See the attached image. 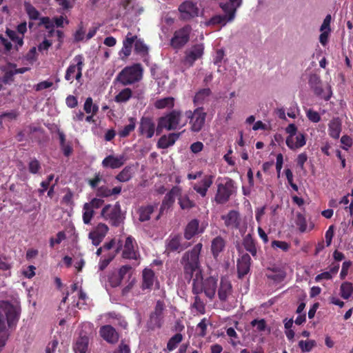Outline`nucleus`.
<instances>
[{
    "instance_id": "obj_59",
    "label": "nucleus",
    "mask_w": 353,
    "mask_h": 353,
    "mask_svg": "<svg viewBox=\"0 0 353 353\" xmlns=\"http://www.w3.org/2000/svg\"><path fill=\"white\" fill-rule=\"evenodd\" d=\"M334 234V226L333 225H332L328 228V229L325 232V234L327 247H328L331 245Z\"/></svg>"
},
{
    "instance_id": "obj_26",
    "label": "nucleus",
    "mask_w": 353,
    "mask_h": 353,
    "mask_svg": "<svg viewBox=\"0 0 353 353\" xmlns=\"http://www.w3.org/2000/svg\"><path fill=\"white\" fill-rule=\"evenodd\" d=\"M222 219L228 228L236 229L240 225L239 213L236 210H230L226 215L222 216Z\"/></svg>"
},
{
    "instance_id": "obj_20",
    "label": "nucleus",
    "mask_w": 353,
    "mask_h": 353,
    "mask_svg": "<svg viewBox=\"0 0 353 353\" xmlns=\"http://www.w3.org/2000/svg\"><path fill=\"white\" fill-rule=\"evenodd\" d=\"M218 297L221 302H226L232 293V285L227 276H222L218 288Z\"/></svg>"
},
{
    "instance_id": "obj_30",
    "label": "nucleus",
    "mask_w": 353,
    "mask_h": 353,
    "mask_svg": "<svg viewBox=\"0 0 353 353\" xmlns=\"http://www.w3.org/2000/svg\"><path fill=\"white\" fill-rule=\"evenodd\" d=\"M242 244L246 251L250 252L253 257H256L257 254L256 243L252 234H246L243 239Z\"/></svg>"
},
{
    "instance_id": "obj_51",
    "label": "nucleus",
    "mask_w": 353,
    "mask_h": 353,
    "mask_svg": "<svg viewBox=\"0 0 353 353\" xmlns=\"http://www.w3.org/2000/svg\"><path fill=\"white\" fill-rule=\"evenodd\" d=\"M41 168V163L36 158L30 159L28 163V170L31 174H36L39 173Z\"/></svg>"
},
{
    "instance_id": "obj_32",
    "label": "nucleus",
    "mask_w": 353,
    "mask_h": 353,
    "mask_svg": "<svg viewBox=\"0 0 353 353\" xmlns=\"http://www.w3.org/2000/svg\"><path fill=\"white\" fill-rule=\"evenodd\" d=\"M220 7L223 10V11L225 13L223 16H225L228 20L232 21L235 18V14L236 12V9L239 7L237 6V3H234V5L230 2V4L228 3H221Z\"/></svg>"
},
{
    "instance_id": "obj_19",
    "label": "nucleus",
    "mask_w": 353,
    "mask_h": 353,
    "mask_svg": "<svg viewBox=\"0 0 353 353\" xmlns=\"http://www.w3.org/2000/svg\"><path fill=\"white\" fill-rule=\"evenodd\" d=\"M99 335L110 344H115L119 339L118 332L110 325L101 326L99 329Z\"/></svg>"
},
{
    "instance_id": "obj_17",
    "label": "nucleus",
    "mask_w": 353,
    "mask_h": 353,
    "mask_svg": "<svg viewBox=\"0 0 353 353\" xmlns=\"http://www.w3.org/2000/svg\"><path fill=\"white\" fill-rule=\"evenodd\" d=\"M180 19L183 21H189L199 15V8L196 3L186 1L179 7Z\"/></svg>"
},
{
    "instance_id": "obj_25",
    "label": "nucleus",
    "mask_w": 353,
    "mask_h": 353,
    "mask_svg": "<svg viewBox=\"0 0 353 353\" xmlns=\"http://www.w3.org/2000/svg\"><path fill=\"white\" fill-rule=\"evenodd\" d=\"M181 132L179 133H170L168 136L163 135L157 142V148L161 149H166L173 145L175 142L179 139Z\"/></svg>"
},
{
    "instance_id": "obj_4",
    "label": "nucleus",
    "mask_w": 353,
    "mask_h": 353,
    "mask_svg": "<svg viewBox=\"0 0 353 353\" xmlns=\"http://www.w3.org/2000/svg\"><path fill=\"white\" fill-rule=\"evenodd\" d=\"M143 68L140 63H134L124 68L117 75V80L123 85H128L139 81L143 77Z\"/></svg>"
},
{
    "instance_id": "obj_8",
    "label": "nucleus",
    "mask_w": 353,
    "mask_h": 353,
    "mask_svg": "<svg viewBox=\"0 0 353 353\" xmlns=\"http://www.w3.org/2000/svg\"><path fill=\"white\" fill-rule=\"evenodd\" d=\"M101 216L109 220L110 223L115 227H118L123 222L121 206L119 202H117L114 206L110 204L105 205L101 212Z\"/></svg>"
},
{
    "instance_id": "obj_29",
    "label": "nucleus",
    "mask_w": 353,
    "mask_h": 353,
    "mask_svg": "<svg viewBox=\"0 0 353 353\" xmlns=\"http://www.w3.org/2000/svg\"><path fill=\"white\" fill-rule=\"evenodd\" d=\"M122 249V243L119 241L114 253H108L100 259L99 262V270L101 271L104 270L110 262L114 259L117 254H118Z\"/></svg>"
},
{
    "instance_id": "obj_6",
    "label": "nucleus",
    "mask_w": 353,
    "mask_h": 353,
    "mask_svg": "<svg viewBox=\"0 0 353 353\" xmlns=\"http://www.w3.org/2000/svg\"><path fill=\"white\" fill-rule=\"evenodd\" d=\"M234 181L230 178H225L224 183L217 184L214 201L217 204H225L235 192Z\"/></svg>"
},
{
    "instance_id": "obj_11",
    "label": "nucleus",
    "mask_w": 353,
    "mask_h": 353,
    "mask_svg": "<svg viewBox=\"0 0 353 353\" xmlns=\"http://www.w3.org/2000/svg\"><path fill=\"white\" fill-rule=\"evenodd\" d=\"M165 305L163 301L158 300L156 303L154 311L150 315V319L148 322V327L151 330L160 328L163 322V311Z\"/></svg>"
},
{
    "instance_id": "obj_31",
    "label": "nucleus",
    "mask_w": 353,
    "mask_h": 353,
    "mask_svg": "<svg viewBox=\"0 0 353 353\" xmlns=\"http://www.w3.org/2000/svg\"><path fill=\"white\" fill-rule=\"evenodd\" d=\"M156 206L153 205H147L141 206L137 211L139 220L141 222H145L150 219L151 214L154 212Z\"/></svg>"
},
{
    "instance_id": "obj_35",
    "label": "nucleus",
    "mask_w": 353,
    "mask_h": 353,
    "mask_svg": "<svg viewBox=\"0 0 353 353\" xmlns=\"http://www.w3.org/2000/svg\"><path fill=\"white\" fill-rule=\"evenodd\" d=\"M6 34L7 36L12 41L15 43L14 49L18 51L19 49L23 46L24 42H23V38L24 36H19L18 35V32H17L14 30H10L7 28L6 30Z\"/></svg>"
},
{
    "instance_id": "obj_50",
    "label": "nucleus",
    "mask_w": 353,
    "mask_h": 353,
    "mask_svg": "<svg viewBox=\"0 0 353 353\" xmlns=\"http://www.w3.org/2000/svg\"><path fill=\"white\" fill-rule=\"evenodd\" d=\"M299 346L303 352H310L314 346H316V342L314 340H301L299 342Z\"/></svg>"
},
{
    "instance_id": "obj_62",
    "label": "nucleus",
    "mask_w": 353,
    "mask_h": 353,
    "mask_svg": "<svg viewBox=\"0 0 353 353\" xmlns=\"http://www.w3.org/2000/svg\"><path fill=\"white\" fill-rule=\"evenodd\" d=\"M352 263L350 261H344L342 264V268L340 272V278L345 279L348 274V270L352 265Z\"/></svg>"
},
{
    "instance_id": "obj_56",
    "label": "nucleus",
    "mask_w": 353,
    "mask_h": 353,
    "mask_svg": "<svg viewBox=\"0 0 353 353\" xmlns=\"http://www.w3.org/2000/svg\"><path fill=\"white\" fill-rule=\"evenodd\" d=\"M25 59L30 63L32 64L37 59V53L36 47H32L26 53L24 57Z\"/></svg>"
},
{
    "instance_id": "obj_15",
    "label": "nucleus",
    "mask_w": 353,
    "mask_h": 353,
    "mask_svg": "<svg viewBox=\"0 0 353 353\" xmlns=\"http://www.w3.org/2000/svg\"><path fill=\"white\" fill-rule=\"evenodd\" d=\"M155 131H157V128L153 119L150 117H142L138 128L139 134L147 139H151Z\"/></svg>"
},
{
    "instance_id": "obj_39",
    "label": "nucleus",
    "mask_w": 353,
    "mask_h": 353,
    "mask_svg": "<svg viewBox=\"0 0 353 353\" xmlns=\"http://www.w3.org/2000/svg\"><path fill=\"white\" fill-rule=\"evenodd\" d=\"M132 97V91L129 88L121 90L115 97L114 101L117 103H125Z\"/></svg>"
},
{
    "instance_id": "obj_55",
    "label": "nucleus",
    "mask_w": 353,
    "mask_h": 353,
    "mask_svg": "<svg viewBox=\"0 0 353 353\" xmlns=\"http://www.w3.org/2000/svg\"><path fill=\"white\" fill-rule=\"evenodd\" d=\"M250 325L252 327L256 326V330L258 332H263L266 329L267 324L265 319H254L250 322Z\"/></svg>"
},
{
    "instance_id": "obj_12",
    "label": "nucleus",
    "mask_w": 353,
    "mask_h": 353,
    "mask_svg": "<svg viewBox=\"0 0 353 353\" xmlns=\"http://www.w3.org/2000/svg\"><path fill=\"white\" fill-rule=\"evenodd\" d=\"M182 192V188L180 186H173L171 190L165 195L159 209V214L157 216L156 220H159L165 211L172 207L175 202L176 197Z\"/></svg>"
},
{
    "instance_id": "obj_63",
    "label": "nucleus",
    "mask_w": 353,
    "mask_h": 353,
    "mask_svg": "<svg viewBox=\"0 0 353 353\" xmlns=\"http://www.w3.org/2000/svg\"><path fill=\"white\" fill-rule=\"evenodd\" d=\"M89 237L92 240V244L95 246L99 245L103 239V236L92 231L89 233Z\"/></svg>"
},
{
    "instance_id": "obj_48",
    "label": "nucleus",
    "mask_w": 353,
    "mask_h": 353,
    "mask_svg": "<svg viewBox=\"0 0 353 353\" xmlns=\"http://www.w3.org/2000/svg\"><path fill=\"white\" fill-rule=\"evenodd\" d=\"M94 215V210L90 208V204L85 203L83 205V220L85 224H89Z\"/></svg>"
},
{
    "instance_id": "obj_5",
    "label": "nucleus",
    "mask_w": 353,
    "mask_h": 353,
    "mask_svg": "<svg viewBox=\"0 0 353 353\" xmlns=\"http://www.w3.org/2000/svg\"><path fill=\"white\" fill-rule=\"evenodd\" d=\"M185 117L190 120V130L192 132H199L205 125L207 113L203 107H198L194 111L187 110Z\"/></svg>"
},
{
    "instance_id": "obj_7",
    "label": "nucleus",
    "mask_w": 353,
    "mask_h": 353,
    "mask_svg": "<svg viewBox=\"0 0 353 353\" xmlns=\"http://www.w3.org/2000/svg\"><path fill=\"white\" fill-rule=\"evenodd\" d=\"M192 26L189 24L175 30L173 37L170 39V46L176 50L184 47L190 41V36L192 32Z\"/></svg>"
},
{
    "instance_id": "obj_47",
    "label": "nucleus",
    "mask_w": 353,
    "mask_h": 353,
    "mask_svg": "<svg viewBox=\"0 0 353 353\" xmlns=\"http://www.w3.org/2000/svg\"><path fill=\"white\" fill-rule=\"evenodd\" d=\"M12 267L11 257L6 254L0 255V270L2 271L10 270Z\"/></svg>"
},
{
    "instance_id": "obj_10",
    "label": "nucleus",
    "mask_w": 353,
    "mask_h": 353,
    "mask_svg": "<svg viewBox=\"0 0 353 353\" xmlns=\"http://www.w3.org/2000/svg\"><path fill=\"white\" fill-rule=\"evenodd\" d=\"M190 245V243L183 242L181 234H171L165 241V252L168 254L172 252L180 253Z\"/></svg>"
},
{
    "instance_id": "obj_38",
    "label": "nucleus",
    "mask_w": 353,
    "mask_h": 353,
    "mask_svg": "<svg viewBox=\"0 0 353 353\" xmlns=\"http://www.w3.org/2000/svg\"><path fill=\"white\" fill-rule=\"evenodd\" d=\"M174 105V99L172 97H168L158 99L154 103V107L157 109H163L165 108H172Z\"/></svg>"
},
{
    "instance_id": "obj_34",
    "label": "nucleus",
    "mask_w": 353,
    "mask_h": 353,
    "mask_svg": "<svg viewBox=\"0 0 353 353\" xmlns=\"http://www.w3.org/2000/svg\"><path fill=\"white\" fill-rule=\"evenodd\" d=\"M212 94L210 88L200 89L194 95L193 103L195 105H202Z\"/></svg>"
},
{
    "instance_id": "obj_53",
    "label": "nucleus",
    "mask_w": 353,
    "mask_h": 353,
    "mask_svg": "<svg viewBox=\"0 0 353 353\" xmlns=\"http://www.w3.org/2000/svg\"><path fill=\"white\" fill-rule=\"evenodd\" d=\"M296 224L299 226V230L302 232H305L307 228V222L303 214L301 213L296 214Z\"/></svg>"
},
{
    "instance_id": "obj_52",
    "label": "nucleus",
    "mask_w": 353,
    "mask_h": 353,
    "mask_svg": "<svg viewBox=\"0 0 353 353\" xmlns=\"http://www.w3.org/2000/svg\"><path fill=\"white\" fill-rule=\"evenodd\" d=\"M108 282L111 287L116 288L121 285L122 279L120 278L119 275H118L117 272H113L108 276Z\"/></svg>"
},
{
    "instance_id": "obj_22",
    "label": "nucleus",
    "mask_w": 353,
    "mask_h": 353,
    "mask_svg": "<svg viewBox=\"0 0 353 353\" xmlns=\"http://www.w3.org/2000/svg\"><path fill=\"white\" fill-rule=\"evenodd\" d=\"M125 161L124 155L115 157L110 154L103 159L101 165L104 168L117 169L123 166Z\"/></svg>"
},
{
    "instance_id": "obj_49",
    "label": "nucleus",
    "mask_w": 353,
    "mask_h": 353,
    "mask_svg": "<svg viewBox=\"0 0 353 353\" xmlns=\"http://www.w3.org/2000/svg\"><path fill=\"white\" fill-rule=\"evenodd\" d=\"M230 21L228 20L225 16L223 15H215L212 17L209 21L208 22V25H221L222 26H225L228 22Z\"/></svg>"
},
{
    "instance_id": "obj_58",
    "label": "nucleus",
    "mask_w": 353,
    "mask_h": 353,
    "mask_svg": "<svg viewBox=\"0 0 353 353\" xmlns=\"http://www.w3.org/2000/svg\"><path fill=\"white\" fill-rule=\"evenodd\" d=\"M306 116L313 123H318L321 121V116L319 112L312 109H309L306 111Z\"/></svg>"
},
{
    "instance_id": "obj_42",
    "label": "nucleus",
    "mask_w": 353,
    "mask_h": 353,
    "mask_svg": "<svg viewBox=\"0 0 353 353\" xmlns=\"http://www.w3.org/2000/svg\"><path fill=\"white\" fill-rule=\"evenodd\" d=\"M134 51L137 54H139L143 57L148 55V48L145 44L143 39H138L137 37L135 43H134Z\"/></svg>"
},
{
    "instance_id": "obj_37",
    "label": "nucleus",
    "mask_w": 353,
    "mask_h": 353,
    "mask_svg": "<svg viewBox=\"0 0 353 353\" xmlns=\"http://www.w3.org/2000/svg\"><path fill=\"white\" fill-rule=\"evenodd\" d=\"M178 203L182 210H190L195 206V203L191 200L188 194L178 196Z\"/></svg>"
},
{
    "instance_id": "obj_61",
    "label": "nucleus",
    "mask_w": 353,
    "mask_h": 353,
    "mask_svg": "<svg viewBox=\"0 0 353 353\" xmlns=\"http://www.w3.org/2000/svg\"><path fill=\"white\" fill-rule=\"evenodd\" d=\"M102 180V176L100 172L95 173L94 178L88 180L89 185L92 188L95 189L97 188L99 183Z\"/></svg>"
},
{
    "instance_id": "obj_14",
    "label": "nucleus",
    "mask_w": 353,
    "mask_h": 353,
    "mask_svg": "<svg viewBox=\"0 0 353 353\" xmlns=\"http://www.w3.org/2000/svg\"><path fill=\"white\" fill-rule=\"evenodd\" d=\"M122 258L125 259L137 260L139 256L137 243L134 237L128 236L125 241V243L122 245Z\"/></svg>"
},
{
    "instance_id": "obj_64",
    "label": "nucleus",
    "mask_w": 353,
    "mask_h": 353,
    "mask_svg": "<svg viewBox=\"0 0 353 353\" xmlns=\"http://www.w3.org/2000/svg\"><path fill=\"white\" fill-rule=\"evenodd\" d=\"M306 143V138L305 134L303 133H299L296 137V143H295V147L296 149L302 148L304 146Z\"/></svg>"
},
{
    "instance_id": "obj_36",
    "label": "nucleus",
    "mask_w": 353,
    "mask_h": 353,
    "mask_svg": "<svg viewBox=\"0 0 353 353\" xmlns=\"http://www.w3.org/2000/svg\"><path fill=\"white\" fill-rule=\"evenodd\" d=\"M132 166H125L116 176L115 179L119 182H128L132 178Z\"/></svg>"
},
{
    "instance_id": "obj_2",
    "label": "nucleus",
    "mask_w": 353,
    "mask_h": 353,
    "mask_svg": "<svg viewBox=\"0 0 353 353\" xmlns=\"http://www.w3.org/2000/svg\"><path fill=\"white\" fill-rule=\"evenodd\" d=\"M21 310L8 301H3L0 303V333L6 328L4 314L6 317L8 326L10 328L15 327L19 320Z\"/></svg>"
},
{
    "instance_id": "obj_13",
    "label": "nucleus",
    "mask_w": 353,
    "mask_h": 353,
    "mask_svg": "<svg viewBox=\"0 0 353 353\" xmlns=\"http://www.w3.org/2000/svg\"><path fill=\"white\" fill-rule=\"evenodd\" d=\"M203 53L204 45L203 43L194 44L185 50L183 63L188 67H192L196 60L202 58Z\"/></svg>"
},
{
    "instance_id": "obj_23",
    "label": "nucleus",
    "mask_w": 353,
    "mask_h": 353,
    "mask_svg": "<svg viewBox=\"0 0 353 353\" xmlns=\"http://www.w3.org/2000/svg\"><path fill=\"white\" fill-rule=\"evenodd\" d=\"M203 228H199V221L196 219H192L185 226L184 230V238L190 240L199 234L203 233Z\"/></svg>"
},
{
    "instance_id": "obj_43",
    "label": "nucleus",
    "mask_w": 353,
    "mask_h": 353,
    "mask_svg": "<svg viewBox=\"0 0 353 353\" xmlns=\"http://www.w3.org/2000/svg\"><path fill=\"white\" fill-rule=\"evenodd\" d=\"M194 303L191 305V307L194 309L199 313L203 314L205 312V306L203 301L199 296V294H194Z\"/></svg>"
},
{
    "instance_id": "obj_1",
    "label": "nucleus",
    "mask_w": 353,
    "mask_h": 353,
    "mask_svg": "<svg viewBox=\"0 0 353 353\" xmlns=\"http://www.w3.org/2000/svg\"><path fill=\"white\" fill-rule=\"evenodd\" d=\"M203 244L199 243L191 250L183 253L180 260L183 268V276L185 281L192 283V292L193 294L205 295L212 300L216 294L218 276H210L203 279L201 268L200 254Z\"/></svg>"
},
{
    "instance_id": "obj_18",
    "label": "nucleus",
    "mask_w": 353,
    "mask_h": 353,
    "mask_svg": "<svg viewBox=\"0 0 353 353\" xmlns=\"http://www.w3.org/2000/svg\"><path fill=\"white\" fill-rule=\"evenodd\" d=\"M252 259L248 253L241 255L236 261L237 276L239 279L244 278L250 270Z\"/></svg>"
},
{
    "instance_id": "obj_16",
    "label": "nucleus",
    "mask_w": 353,
    "mask_h": 353,
    "mask_svg": "<svg viewBox=\"0 0 353 353\" xmlns=\"http://www.w3.org/2000/svg\"><path fill=\"white\" fill-rule=\"evenodd\" d=\"M310 82L311 83V87L314 90V94L321 98L325 101H329L332 95L331 86L327 85L326 91L324 90L321 85V82L320 78L314 75L310 77Z\"/></svg>"
},
{
    "instance_id": "obj_46",
    "label": "nucleus",
    "mask_w": 353,
    "mask_h": 353,
    "mask_svg": "<svg viewBox=\"0 0 353 353\" xmlns=\"http://www.w3.org/2000/svg\"><path fill=\"white\" fill-rule=\"evenodd\" d=\"M272 271L273 273L268 275L269 279L276 282H281L285 278L286 274L281 269L273 268Z\"/></svg>"
},
{
    "instance_id": "obj_9",
    "label": "nucleus",
    "mask_w": 353,
    "mask_h": 353,
    "mask_svg": "<svg viewBox=\"0 0 353 353\" xmlns=\"http://www.w3.org/2000/svg\"><path fill=\"white\" fill-rule=\"evenodd\" d=\"M74 63L70 64L66 70L65 79L72 83L75 79L79 81L82 77V70L84 65V58L82 54L76 55L73 59Z\"/></svg>"
},
{
    "instance_id": "obj_28",
    "label": "nucleus",
    "mask_w": 353,
    "mask_h": 353,
    "mask_svg": "<svg viewBox=\"0 0 353 353\" xmlns=\"http://www.w3.org/2000/svg\"><path fill=\"white\" fill-rule=\"evenodd\" d=\"M226 245L225 240L221 236H216L211 242V252L214 258L216 259L222 252Z\"/></svg>"
},
{
    "instance_id": "obj_27",
    "label": "nucleus",
    "mask_w": 353,
    "mask_h": 353,
    "mask_svg": "<svg viewBox=\"0 0 353 353\" xmlns=\"http://www.w3.org/2000/svg\"><path fill=\"white\" fill-rule=\"evenodd\" d=\"M342 130V123L339 117L333 118L328 124V134L334 139H338Z\"/></svg>"
},
{
    "instance_id": "obj_41",
    "label": "nucleus",
    "mask_w": 353,
    "mask_h": 353,
    "mask_svg": "<svg viewBox=\"0 0 353 353\" xmlns=\"http://www.w3.org/2000/svg\"><path fill=\"white\" fill-rule=\"evenodd\" d=\"M130 123L121 130H120L118 132L120 137L125 138L129 136L131 132H132L136 127V119L134 117H130L129 119Z\"/></svg>"
},
{
    "instance_id": "obj_21",
    "label": "nucleus",
    "mask_w": 353,
    "mask_h": 353,
    "mask_svg": "<svg viewBox=\"0 0 353 353\" xmlns=\"http://www.w3.org/2000/svg\"><path fill=\"white\" fill-rule=\"evenodd\" d=\"M213 181L214 176L205 175L201 181L194 183L192 188L196 193L203 198L206 196L208 190L212 185Z\"/></svg>"
},
{
    "instance_id": "obj_44",
    "label": "nucleus",
    "mask_w": 353,
    "mask_h": 353,
    "mask_svg": "<svg viewBox=\"0 0 353 353\" xmlns=\"http://www.w3.org/2000/svg\"><path fill=\"white\" fill-rule=\"evenodd\" d=\"M183 340V336L180 333L175 334L173 336H172L168 343H167V349L169 351L174 350Z\"/></svg>"
},
{
    "instance_id": "obj_24",
    "label": "nucleus",
    "mask_w": 353,
    "mask_h": 353,
    "mask_svg": "<svg viewBox=\"0 0 353 353\" xmlns=\"http://www.w3.org/2000/svg\"><path fill=\"white\" fill-rule=\"evenodd\" d=\"M157 280L154 272L150 268H145L142 271V282L141 288L142 290H151L154 281Z\"/></svg>"
},
{
    "instance_id": "obj_57",
    "label": "nucleus",
    "mask_w": 353,
    "mask_h": 353,
    "mask_svg": "<svg viewBox=\"0 0 353 353\" xmlns=\"http://www.w3.org/2000/svg\"><path fill=\"white\" fill-rule=\"evenodd\" d=\"M129 344L125 340H121L119 346L114 350L113 353H130Z\"/></svg>"
},
{
    "instance_id": "obj_45",
    "label": "nucleus",
    "mask_w": 353,
    "mask_h": 353,
    "mask_svg": "<svg viewBox=\"0 0 353 353\" xmlns=\"http://www.w3.org/2000/svg\"><path fill=\"white\" fill-rule=\"evenodd\" d=\"M24 8L30 19L37 20L39 19L40 15L39 12L30 3L26 2L24 3Z\"/></svg>"
},
{
    "instance_id": "obj_54",
    "label": "nucleus",
    "mask_w": 353,
    "mask_h": 353,
    "mask_svg": "<svg viewBox=\"0 0 353 353\" xmlns=\"http://www.w3.org/2000/svg\"><path fill=\"white\" fill-rule=\"evenodd\" d=\"M96 195L98 197H101V198L110 197V196H111L110 189L105 185H102L101 187H98L96 190Z\"/></svg>"
},
{
    "instance_id": "obj_40",
    "label": "nucleus",
    "mask_w": 353,
    "mask_h": 353,
    "mask_svg": "<svg viewBox=\"0 0 353 353\" xmlns=\"http://www.w3.org/2000/svg\"><path fill=\"white\" fill-rule=\"evenodd\" d=\"M353 293V284L349 281L341 283L340 287V295L344 299H348Z\"/></svg>"
},
{
    "instance_id": "obj_3",
    "label": "nucleus",
    "mask_w": 353,
    "mask_h": 353,
    "mask_svg": "<svg viewBox=\"0 0 353 353\" xmlns=\"http://www.w3.org/2000/svg\"><path fill=\"white\" fill-rule=\"evenodd\" d=\"M181 111L173 110L158 119L157 134H159L163 129L168 131L175 130L185 125V123L180 126Z\"/></svg>"
},
{
    "instance_id": "obj_33",
    "label": "nucleus",
    "mask_w": 353,
    "mask_h": 353,
    "mask_svg": "<svg viewBox=\"0 0 353 353\" xmlns=\"http://www.w3.org/2000/svg\"><path fill=\"white\" fill-rule=\"evenodd\" d=\"M89 338L87 336H79L74 346L75 353H86L88 350Z\"/></svg>"
},
{
    "instance_id": "obj_60",
    "label": "nucleus",
    "mask_w": 353,
    "mask_h": 353,
    "mask_svg": "<svg viewBox=\"0 0 353 353\" xmlns=\"http://www.w3.org/2000/svg\"><path fill=\"white\" fill-rule=\"evenodd\" d=\"M85 30L83 26V23L81 22L79 25L78 30L75 32L74 34V40L77 42L81 41L84 39Z\"/></svg>"
}]
</instances>
